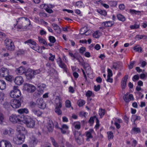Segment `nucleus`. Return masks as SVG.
<instances>
[{"label": "nucleus", "mask_w": 147, "mask_h": 147, "mask_svg": "<svg viewBox=\"0 0 147 147\" xmlns=\"http://www.w3.org/2000/svg\"><path fill=\"white\" fill-rule=\"evenodd\" d=\"M21 129L22 130L19 131V134L17 137L18 140H17L16 143L18 145L21 144L24 142L25 138V135L27 133V131L25 128L22 127Z\"/></svg>", "instance_id": "nucleus-1"}, {"label": "nucleus", "mask_w": 147, "mask_h": 147, "mask_svg": "<svg viewBox=\"0 0 147 147\" xmlns=\"http://www.w3.org/2000/svg\"><path fill=\"white\" fill-rule=\"evenodd\" d=\"M22 22V24L21 25H18V28L19 29H26L27 28L28 26L30 25V23L29 19L26 18L22 17L18 18V21L17 22Z\"/></svg>", "instance_id": "nucleus-2"}, {"label": "nucleus", "mask_w": 147, "mask_h": 147, "mask_svg": "<svg viewBox=\"0 0 147 147\" xmlns=\"http://www.w3.org/2000/svg\"><path fill=\"white\" fill-rule=\"evenodd\" d=\"M62 101L59 96H57L55 100V103L56 106L55 109V111L58 115L62 114L61 110L60 109L62 107Z\"/></svg>", "instance_id": "nucleus-3"}, {"label": "nucleus", "mask_w": 147, "mask_h": 147, "mask_svg": "<svg viewBox=\"0 0 147 147\" xmlns=\"http://www.w3.org/2000/svg\"><path fill=\"white\" fill-rule=\"evenodd\" d=\"M22 122L25 124L27 127L30 128H33L35 125L34 121L30 117L28 116H24Z\"/></svg>", "instance_id": "nucleus-4"}, {"label": "nucleus", "mask_w": 147, "mask_h": 147, "mask_svg": "<svg viewBox=\"0 0 147 147\" xmlns=\"http://www.w3.org/2000/svg\"><path fill=\"white\" fill-rule=\"evenodd\" d=\"M24 115H12L9 117L10 121L13 123H21Z\"/></svg>", "instance_id": "nucleus-5"}, {"label": "nucleus", "mask_w": 147, "mask_h": 147, "mask_svg": "<svg viewBox=\"0 0 147 147\" xmlns=\"http://www.w3.org/2000/svg\"><path fill=\"white\" fill-rule=\"evenodd\" d=\"M23 98L21 97L20 99H14L11 101V106L14 109L19 108L21 105V103L23 102Z\"/></svg>", "instance_id": "nucleus-6"}, {"label": "nucleus", "mask_w": 147, "mask_h": 147, "mask_svg": "<svg viewBox=\"0 0 147 147\" xmlns=\"http://www.w3.org/2000/svg\"><path fill=\"white\" fill-rule=\"evenodd\" d=\"M73 134L75 140L78 144H80L82 142V138H83L81 132L75 130Z\"/></svg>", "instance_id": "nucleus-7"}, {"label": "nucleus", "mask_w": 147, "mask_h": 147, "mask_svg": "<svg viewBox=\"0 0 147 147\" xmlns=\"http://www.w3.org/2000/svg\"><path fill=\"white\" fill-rule=\"evenodd\" d=\"M23 89L28 92H33L36 90V88L32 85L26 83L24 84Z\"/></svg>", "instance_id": "nucleus-8"}, {"label": "nucleus", "mask_w": 147, "mask_h": 147, "mask_svg": "<svg viewBox=\"0 0 147 147\" xmlns=\"http://www.w3.org/2000/svg\"><path fill=\"white\" fill-rule=\"evenodd\" d=\"M10 95L11 97L18 98L21 96V92L20 90L18 89H14L11 91Z\"/></svg>", "instance_id": "nucleus-9"}, {"label": "nucleus", "mask_w": 147, "mask_h": 147, "mask_svg": "<svg viewBox=\"0 0 147 147\" xmlns=\"http://www.w3.org/2000/svg\"><path fill=\"white\" fill-rule=\"evenodd\" d=\"M25 44L26 43H30L31 44V45L30 46L34 50L38 51H39V47L36 46V43L34 41H32L31 39L28 40H27L24 42Z\"/></svg>", "instance_id": "nucleus-10"}, {"label": "nucleus", "mask_w": 147, "mask_h": 147, "mask_svg": "<svg viewBox=\"0 0 147 147\" xmlns=\"http://www.w3.org/2000/svg\"><path fill=\"white\" fill-rule=\"evenodd\" d=\"M9 74V71L7 68L2 67L0 69V76L4 77Z\"/></svg>", "instance_id": "nucleus-11"}, {"label": "nucleus", "mask_w": 147, "mask_h": 147, "mask_svg": "<svg viewBox=\"0 0 147 147\" xmlns=\"http://www.w3.org/2000/svg\"><path fill=\"white\" fill-rule=\"evenodd\" d=\"M57 62L59 64V66L61 68L63 69L64 71L67 72V68L66 65L64 63L62 62V61L61 59V58L59 57V58L58 59V60L57 61Z\"/></svg>", "instance_id": "nucleus-12"}, {"label": "nucleus", "mask_w": 147, "mask_h": 147, "mask_svg": "<svg viewBox=\"0 0 147 147\" xmlns=\"http://www.w3.org/2000/svg\"><path fill=\"white\" fill-rule=\"evenodd\" d=\"M0 147H12L11 143L8 141L3 140L0 142Z\"/></svg>", "instance_id": "nucleus-13"}, {"label": "nucleus", "mask_w": 147, "mask_h": 147, "mask_svg": "<svg viewBox=\"0 0 147 147\" xmlns=\"http://www.w3.org/2000/svg\"><path fill=\"white\" fill-rule=\"evenodd\" d=\"M38 107L42 109H44L45 108V104L43 102V100L42 98H38L36 101Z\"/></svg>", "instance_id": "nucleus-14"}, {"label": "nucleus", "mask_w": 147, "mask_h": 147, "mask_svg": "<svg viewBox=\"0 0 147 147\" xmlns=\"http://www.w3.org/2000/svg\"><path fill=\"white\" fill-rule=\"evenodd\" d=\"M15 83L18 85H21L24 82L22 77L21 76L16 77L14 80Z\"/></svg>", "instance_id": "nucleus-15"}, {"label": "nucleus", "mask_w": 147, "mask_h": 147, "mask_svg": "<svg viewBox=\"0 0 147 147\" xmlns=\"http://www.w3.org/2000/svg\"><path fill=\"white\" fill-rule=\"evenodd\" d=\"M53 124L52 120H49L47 122V127L48 131L49 132H52L53 128Z\"/></svg>", "instance_id": "nucleus-16"}, {"label": "nucleus", "mask_w": 147, "mask_h": 147, "mask_svg": "<svg viewBox=\"0 0 147 147\" xmlns=\"http://www.w3.org/2000/svg\"><path fill=\"white\" fill-rule=\"evenodd\" d=\"M128 78V76L125 75L123 78L121 82V86L122 89L125 88L126 85V82Z\"/></svg>", "instance_id": "nucleus-17"}, {"label": "nucleus", "mask_w": 147, "mask_h": 147, "mask_svg": "<svg viewBox=\"0 0 147 147\" xmlns=\"http://www.w3.org/2000/svg\"><path fill=\"white\" fill-rule=\"evenodd\" d=\"M26 78L28 80L31 79L34 77V75L32 71V69L28 70L26 73Z\"/></svg>", "instance_id": "nucleus-18"}, {"label": "nucleus", "mask_w": 147, "mask_h": 147, "mask_svg": "<svg viewBox=\"0 0 147 147\" xmlns=\"http://www.w3.org/2000/svg\"><path fill=\"white\" fill-rule=\"evenodd\" d=\"M68 127L65 124H63L61 128H59L61 132L63 134H65L66 132V130L68 129Z\"/></svg>", "instance_id": "nucleus-19"}, {"label": "nucleus", "mask_w": 147, "mask_h": 147, "mask_svg": "<svg viewBox=\"0 0 147 147\" xmlns=\"http://www.w3.org/2000/svg\"><path fill=\"white\" fill-rule=\"evenodd\" d=\"M94 131L93 129H90L89 131L86 132V136L87 137V140H88L89 138H93L92 135V133Z\"/></svg>", "instance_id": "nucleus-20"}, {"label": "nucleus", "mask_w": 147, "mask_h": 147, "mask_svg": "<svg viewBox=\"0 0 147 147\" xmlns=\"http://www.w3.org/2000/svg\"><path fill=\"white\" fill-rule=\"evenodd\" d=\"M6 83L3 80H0V89L3 90L6 88Z\"/></svg>", "instance_id": "nucleus-21"}, {"label": "nucleus", "mask_w": 147, "mask_h": 147, "mask_svg": "<svg viewBox=\"0 0 147 147\" xmlns=\"http://www.w3.org/2000/svg\"><path fill=\"white\" fill-rule=\"evenodd\" d=\"M113 22L108 21L105 22H103L102 24L103 25L106 27H111L113 24Z\"/></svg>", "instance_id": "nucleus-22"}, {"label": "nucleus", "mask_w": 147, "mask_h": 147, "mask_svg": "<svg viewBox=\"0 0 147 147\" xmlns=\"http://www.w3.org/2000/svg\"><path fill=\"white\" fill-rule=\"evenodd\" d=\"M32 112L35 115L39 117L42 114V113L39 110L36 109H32Z\"/></svg>", "instance_id": "nucleus-23"}, {"label": "nucleus", "mask_w": 147, "mask_h": 147, "mask_svg": "<svg viewBox=\"0 0 147 147\" xmlns=\"http://www.w3.org/2000/svg\"><path fill=\"white\" fill-rule=\"evenodd\" d=\"M18 112L20 114H28L29 113V111L26 108L21 109L18 110Z\"/></svg>", "instance_id": "nucleus-24"}, {"label": "nucleus", "mask_w": 147, "mask_h": 147, "mask_svg": "<svg viewBox=\"0 0 147 147\" xmlns=\"http://www.w3.org/2000/svg\"><path fill=\"white\" fill-rule=\"evenodd\" d=\"M17 73L20 74H22L24 73L26 71L25 69L23 67H20L18 68L17 69Z\"/></svg>", "instance_id": "nucleus-25"}, {"label": "nucleus", "mask_w": 147, "mask_h": 147, "mask_svg": "<svg viewBox=\"0 0 147 147\" xmlns=\"http://www.w3.org/2000/svg\"><path fill=\"white\" fill-rule=\"evenodd\" d=\"M6 48L8 50L10 51H13L15 49V46L13 43H11L8 46H6Z\"/></svg>", "instance_id": "nucleus-26"}, {"label": "nucleus", "mask_w": 147, "mask_h": 147, "mask_svg": "<svg viewBox=\"0 0 147 147\" xmlns=\"http://www.w3.org/2000/svg\"><path fill=\"white\" fill-rule=\"evenodd\" d=\"M141 117L139 116H137L136 115H133L132 116V118L131 119V121H133L134 123H135V121L137 120H140Z\"/></svg>", "instance_id": "nucleus-27"}, {"label": "nucleus", "mask_w": 147, "mask_h": 147, "mask_svg": "<svg viewBox=\"0 0 147 147\" xmlns=\"http://www.w3.org/2000/svg\"><path fill=\"white\" fill-rule=\"evenodd\" d=\"M37 86L40 90L42 92L43 90L46 87V85L44 84H38L37 85Z\"/></svg>", "instance_id": "nucleus-28"}, {"label": "nucleus", "mask_w": 147, "mask_h": 147, "mask_svg": "<svg viewBox=\"0 0 147 147\" xmlns=\"http://www.w3.org/2000/svg\"><path fill=\"white\" fill-rule=\"evenodd\" d=\"M121 64V63L120 62H117L114 63L113 65V68L117 70L119 68L120 65Z\"/></svg>", "instance_id": "nucleus-29"}, {"label": "nucleus", "mask_w": 147, "mask_h": 147, "mask_svg": "<svg viewBox=\"0 0 147 147\" xmlns=\"http://www.w3.org/2000/svg\"><path fill=\"white\" fill-rule=\"evenodd\" d=\"M129 12L132 14L139 15L141 13V11H136L135 10L130 9L129 10Z\"/></svg>", "instance_id": "nucleus-30"}, {"label": "nucleus", "mask_w": 147, "mask_h": 147, "mask_svg": "<svg viewBox=\"0 0 147 147\" xmlns=\"http://www.w3.org/2000/svg\"><path fill=\"white\" fill-rule=\"evenodd\" d=\"M117 17L118 20L122 21H124L125 20V18L121 14L117 15Z\"/></svg>", "instance_id": "nucleus-31"}, {"label": "nucleus", "mask_w": 147, "mask_h": 147, "mask_svg": "<svg viewBox=\"0 0 147 147\" xmlns=\"http://www.w3.org/2000/svg\"><path fill=\"white\" fill-rule=\"evenodd\" d=\"M38 38L39 41L40 43H43L46 46H48V45L45 39L39 37H38Z\"/></svg>", "instance_id": "nucleus-32"}, {"label": "nucleus", "mask_w": 147, "mask_h": 147, "mask_svg": "<svg viewBox=\"0 0 147 147\" xmlns=\"http://www.w3.org/2000/svg\"><path fill=\"white\" fill-rule=\"evenodd\" d=\"M11 43H13L12 40L10 39L7 38L5 41V46H8Z\"/></svg>", "instance_id": "nucleus-33"}, {"label": "nucleus", "mask_w": 147, "mask_h": 147, "mask_svg": "<svg viewBox=\"0 0 147 147\" xmlns=\"http://www.w3.org/2000/svg\"><path fill=\"white\" fill-rule=\"evenodd\" d=\"M97 12L100 14L104 16L106 15L107 13L106 11L105 10H102L101 9L98 10L97 11Z\"/></svg>", "instance_id": "nucleus-34"}, {"label": "nucleus", "mask_w": 147, "mask_h": 147, "mask_svg": "<svg viewBox=\"0 0 147 147\" xmlns=\"http://www.w3.org/2000/svg\"><path fill=\"white\" fill-rule=\"evenodd\" d=\"M5 79L7 81L11 82L13 80V76L8 75L7 76H5Z\"/></svg>", "instance_id": "nucleus-35"}, {"label": "nucleus", "mask_w": 147, "mask_h": 147, "mask_svg": "<svg viewBox=\"0 0 147 147\" xmlns=\"http://www.w3.org/2000/svg\"><path fill=\"white\" fill-rule=\"evenodd\" d=\"M85 104V101L83 100H80L77 102V104L80 107L82 106Z\"/></svg>", "instance_id": "nucleus-36"}, {"label": "nucleus", "mask_w": 147, "mask_h": 147, "mask_svg": "<svg viewBox=\"0 0 147 147\" xmlns=\"http://www.w3.org/2000/svg\"><path fill=\"white\" fill-rule=\"evenodd\" d=\"M5 119L3 114L0 112V124H2Z\"/></svg>", "instance_id": "nucleus-37"}, {"label": "nucleus", "mask_w": 147, "mask_h": 147, "mask_svg": "<svg viewBox=\"0 0 147 147\" xmlns=\"http://www.w3.org/2000/svg\"><path fill=\"white\" fill-rule=\"evenodd\" d=\"M81 62H79L80 63H81L82 64V65L84 67L85 69V70L86 69V67L85 66H86V67H88V64H85L84 62V60L82 59V58L81 59Z\"/></svg>", "instance_id": "nucleus-38"}, {"label": "nucleus", "mask_w": 147, "mask_h": 147, "mask_svg": "<svg viewBox=\"0 0 147 147\" xmlns=\"http://www.w3.org/2000/svg\"><path fill=\"white\" fill-rule=\"evenodd\" d=\"M49 40L51 42L54 43L56 41V39L54 36H50L49 37Z\"/></svg>", "instance_id": "nucleus-39"}, {"label": "nucleus", "mask_w": 147, "mask_h": 147, "mask_svg": "<svg viewBox=\"0 0 147 147\" xmlns=\"http://www.w3.org/2000/svg\"><path fill=\"white\" fill-rule=\"evenodd\" d=\"M74 127L76 129H79L81 127L80 124V123H76L74 124Z\"/></svg>", "instance_id": "nucleus-40"}, {"label": "nucleus", "mask_w": 147, "mask_h": 147, "mask_svg": "<svg viewBox=\"0 0 147 147\" xmlns=\"http://www.w3.org/2000/svg\"><path fill=\"white\" fill-rule=\"evenodd\" d=\"M86 31L84 30V28H83L80 31V34L81 35L85 34L86 35H88V34H86Z\"/></svg>", "instance_id": "nucleus-41"}, {"label": "nucleus", "mask_w": 147, "mask_h": 147, "mask_svg": "<svg viewBox=\"0 0 147 147\" xmlns=\"http://www.w3.org/2000/svg\"><path fill=\"white\" fill-rule=\"evenodd\" d=\"M49 55L50 56L49 58V60L51 61H53L55 58V56L53 55L52 53H50L49 54Z\"/></svg>", "instance_id": "nucleus-42"}, {"label": "nucleus", "mask_w": 147, "mask_h": 147, "mask_svg": "<svg viewBox=\"0 0 147 147\" xmlns=\"http://www.w3.org/2000/svg\"><path fill=\"white\" fill-rule=\"evenodd\" d=\"M65 106L69 108L71 106V103L69 100H67L65 102Z\"/></svg>", "instance_id": "nucleus-43"}, {"label": "nucleus", "mask_w": 147, "mask_h": 147, "mask_svg": "<svg viewBox=\"0 0 147 147\" xmlns=\"http://www.w3.org/2000/svg\"><path fill=\"white\" fill-rule=\"evenodd\" d=\"M134 49L136 51L142 52V48L141 47H138L137 46H136L134 47Z\"/></svg>", "instance_id": "nucleus-44"}, {"label": "nucleus", "mask_w": 147, "mask_h": 147, "mask_svg": "<svg viewBox=\"0 0 147 147\" xmlns=\"http://www.w3.org/2000/svg\"><path fill=\"white\" fill-rule=\"evenodd\" d=\"M108 138L109 139H113V134L112 131H110L107 133Z\"/></svg>", "instance_id": "nucleus-45"}, {"label": "nucleus", "mask_w": 147, "mask_h": 147, "mask_svg": "<svg viewBox=\"0 0 147 147\" xmlns=\"http://www.w3.org/2000/svg\"><path fill=\"white\" fill-rule=\"evenodd\" d=\"M135 61H133L130 62L129 65H128V67L129 69H131L133 67Z\"/></svg>", "instance_id": "nucleus-46"}, {"label": "nucleus", "mask_w": 147, "mask_h": 147, "mask_svg": "<svg viewBox=\"0 0 147 147\" xmlns=\"http://www.w3.org/2000/svg\"><path fill=\"white\" fill-rule=\"evenodd\" d=\"M32 71L34 75H36L40 73V69H37L36 70L32 69Z\"/></svg>", "instance_id": "nucleus-47"}, {"label": "nucleus", "mask_w": 147, "mask_h": 147, "mask_svg": "<svg viewBox=\"0 0 147 147\" xmlns=\"http://www.w3.org/2000/svg\"><path fill=\"white\" fill-rule=\"evenodd\" d=\"M36 105L37 103H36L33 101H31L30 103V107L32 109L34 108V107H36Z\"/></svg>", "instance_id": "nucleus-48"}, {"label": "nucleus", "mask_w": 147, "mask_h": 147, "mask_svg": "<svg viewBox=\"0 0 147 147\" xmlns=\"http://www.w3.org/2000/svg\"><path fill=\"white\" fill-rule=\"evenodd\" d=\"M3 105L4 108L7 109L10 107V106H11V104L6 102L4 103Z\"/></svg>", "instance_id": "nucleus-49"}, {"label": "nucleus", "mask_w": 147, "mask_h": 147, "mask_svg": "<svg viewBox=\"0 0 147 147\" xmlns=\"http://www.w3.org/2000/svg\"><path fill=\"white\" fill-rule=\"evenodd\" d=\"M132 130L135 131L136 133H140L141 132L140 129L138 127L136 128L134 127L133 129Z\"/></svg>", "instance_id": "nucleus-50"}, {"label": "nucleus", "mask_w": 147, "mask_h": 147, "mask_svg": "<svg viewBox=\"0 0 147 147\" xmlns=\"http://www.w3.org/2000/svg\"><path fill=\"white\" fill-rule=\"evenodd\" d=\"M139 27V25L138 24H135L131 26L130 28L132 29H137Z\"/></svg>", "instance_id": "nucleus-51"}, {"label": "nucleus", "mask_w": 147, "mask_h": 147, "mask_svg": "<svg viewBox=\"0 0 147 147\" xmlns=\"http://www.w3.org/2000/svg\"><path fill=\"white\" fill-rule=\"evenodd\" d=\"M99 114L100 116H103L105 114V110L101 109L100 111H99Z\"/></svg>", "instance_id": "nucleus-52"}, {"label": "nucleus", "mask_w": 147, "mask_h": 147, "mask_svg": "<svg viewBox=\"0 0 147 147\" xmlns=\"http://www.w3.org/2000/svg\"><path fill=\"white\" fill-rule=\"evenodd\" d=\"M139 76L138 75H134L132 78V80L134 81H135L136 80H138L139 79Z\"/></svg>", "instance_id": "nucleus-53"}, {"label": "nucleus", "mask_w": 147, "mask_h": 147, "mask_svg": "<svg viewBox=\"0 0 147 147\" xmlns=\"http://www.w3.org/2000/svg\"><path fill=\"white\" fill-rule=\"evenodd\" d=\"M127 95H125V96L123 97V98L125 102H128L130 100L129 98L128 97H127Z\"/></svg>", "instance_id": "nucleus-54"}, {"label": "nucleus", "mask_w": 147, "mask_h": 147, "mask_svg": "<svg viewBox=\"0 0 147 147\" xmlns=\"http://www.w3.org/2000/svg\"><path fill=\"white\" fill-rule=\"evenodd\" d=\"M94 90L96 91H99L100 89V86L99 85H98L97 86L95 85L94 86Z\"/></svg>", "instance_id": "nucleus-55"}, {"label": "nucleus", "mask_w": 147, "mask_h": 147, "mask_svg": "<svg viewBox=\"0 0 147 147\" xmlns=\"http://www.w3.org/2000/svg\"><path fill=\"white\" fill-rule=\"evenodd\" d=\"M52 26L53 27L54 30L55 31L56 30L57 28H59L58 25L55 24H53Z\"/></svg>", "instance_id": "nucleus-56"}, {"label": "nucleus", "mask_w": 147, "mask_h": 147, "mask_svg": "<svg viewBox=\"0 0 147 147\" xmlns=\"http://www.w3.org/2000/svg\"><path fill=\"white\" fill-rule=\"evenodd\" d=\"M107 71L108 74L107 76H112L113 75L112 71L110 69L108 68L107 69Z\"/></svg>", "instance_id": "nucleus-57"}, {"label": "nucleus", "mask_w": 147, "mask_h": 147, "mask_svg": "<svg viewBox=\"0 0 147 147\" xmlns=\"http://www.w3.org/2000/svg\"><path fill=\"white\" fill-rule=\"evenodd\" d=\"M119 8L121 10H123L125 9V5L123 4H120L119 5Z\"/></svg>", "instance_id": "nucleus-58"}, {"label": "nucleus", "mask_w": 147, "mask_h": 147, "mask_svg": "<svg viewBox=\"0 0 147 147\" xmlns=\"http://www.w3.org/2000/svg\"><path fill=\"white\" fill-rule=\"evenodd\" d=\"M92 94V92L91 91H88L86 93V96L87 97H90Z\"/></svg>", "instance_id": "nucleus-59"}, {"label": "nucleus", "mask_w": 147, "mask_h": 147, "mask_svg": "<svg viewBox=\"0 0 147 147\" xmlns=\"http://www.w3.org/2000/svg\"><path fill=\"white\" fill-rule=\"evenodd\" d=\"M86 48L84 47H82L80 48V53H83L85 51Z\"/></svg>", "instance_id": "nucleus-60"}, {"label": "nucleus", "mask_w": 147, "mask_h": 147, "mask_svg": "<svg viewBox=\"0 0 147 147\" xmlns=\"http://www.w3.org/2000/svg\"><path fill=\"white\" fill-rule=\"evenodd\" d=\"M98 31H96L93 34V36L94 38H98L99 37Z\"/></svg>", "instance_id": "nucleus-61"}, {"label": "nucleus", "mask_w": 147, "mask_h": 147, "mask_svg": "<svg viewBox=\"0 0 147 147\" xmlns=\"http://www.w3.org/2000/svg\"><path fill=\"white\" fill-rule=\"evenodd\" d=\"M96 125H95V127L96 128H98L99 126V121L97 118L96 119Z\"/></svg>", "instance_id": "nucleus-62"}, {"label": "nucleus", "mask_w": 147, "mask_h": 147, "mask_svg": "<svg viewBox=\"0 0 147 147\" xmlns=\"http://www.w3.org/2000/svg\"><path fill=\"white\" fill-rule=\"evenodd\" d=\"M142 38H143L142 35H136L135 38V39H141Z\"/></svg>", "instance_id": "nucleus-63"}, {"label": "nucleus", "mask_w": 147, "mask_h": 147, "mask_svg": "<svg viewBox=\"0 0 147 147\" xmlns=\"http://www.w3.org/2000/svg\"><path fill=\"white\" fill-rule=\"evenodd\" d=\"M96 81L97 82L100 83L102 82V79L100 77H98L96 78Z\"/></svg>", "instance_id": "nucleus-64"}]
</instances>
